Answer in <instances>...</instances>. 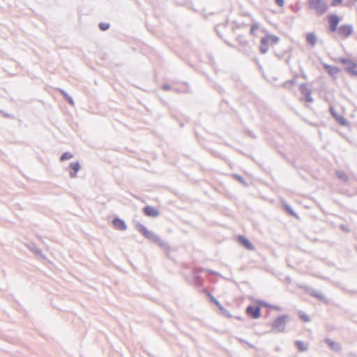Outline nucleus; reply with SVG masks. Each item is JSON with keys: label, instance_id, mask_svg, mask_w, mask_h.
<instances>
[{"label": "nucleus", "instance_id": "f257e3e1", "mask_svg": "<svg viewBox=\"0 0 357 357\" xmlns=\"http://www.w3.org/2000/svg\"><path fill=\"white\" fill-rule=\"evenodd\" d=\"M264 31L265 35L261 38L259 47V52L261 54H265L268 51L269 46L278 44L280 40V37L271 34L267 31Z\"/></svg>", "mask_w": 357, "mask_h": 357}, {"label": "nucleus", "instance_id": "f03ea898", "mask_svg": "<svg viewBox=\"0 0 357 357\" xmlns=\"http://www.w3.org/2000/svg\"><path fill=\"white\" fill-rule=\"evenodd\" d=\"M288 321V314H284L279 315L271 322L267 324V325L271 326L269 333H284L285 331L286 325Z\"/></svg>", "mask_w": 357, "mask_h": 357}, {"label": "nucleus", "instance_id": "7ed1b4c3", "mask_svg": "<svg viewBox=\"0 0 357 357\" xmlns=\"http://www.w3.org/2000/svg\"><path fill=\"white\" fill-rule=\"evenodd\" d=\"M307 7L314 10L317 16L323 15L328 8L326 0H308Z\"/></svg>", "mask_w": 357, "mask_h": 357}, {"label": "nucleus", "instance_id": "20e7f679", "mask_svg": "<svg viewBox=\"0 0 357 357\" xmlns=\"http://www.w3.org/2000/svg\"><path fill=\"white\" fill-rule=\"evenodd\" d=\"M337 61L344 64V70L349 77L357 78V63L351 59L345 57H340Z\"/></svg>", "mask_w": 357, "mask_h": 357}, {"label": "nucleus", "instance_id": "39448f33", "mask_svg": "<svg viewBox=\"0 0 357 357\" xmlns=\"http://www.w3.org/2000/svg\"><path fill=\"white\" fill-rule=\"evenodd\" d=\"M299 91L304 97L300 98V100H305L307 102H312L314 99L312 97V89L308 86L307 83H302L299 85Z\"/></svg>", "mask_w": 357, "mask_h": 357}, {"label": "nucleus", "instance_id": "423d86ee", "mask_svg": "<svg viewBox=\"0 0 357 357\" xmlns=\"http://www.w3.org/2000/svg\"><path fill=\"white\" fill-rule=\"evenodd\" d=\"M135 227L144 238L151 241L155 235L153 232L149 231L147 228L139 222L135 223Z\"/></svg>", "mask_w": 357, "mask_h": 357}, {"label": "nucleus", "instance_id": "0eeeda50", "mask_svg": "<svg viewBox=\"0 0 357 357\" xmlns=\"http://www.w3.org/2000/svg\"><path fill=\"white\" fill-rule=\"evenodd\" d=\"M261 307L259 304H257L256 306L249 305L245 309V312L252 319H259L261 315Z\"/></svg>", "mask_w": 357, "mask_h": 357}, {"label": "nucleus", "instance_id": "6e6552de", "mask_svg": "<svg viewBox=\"0 0 357 357\" xmlns=\"http://www.w3.org/2000/svg\"><path fill=\"white\" fill-rule=\"evenodd\" d=\"M354 28L351 24H342L337 29V33L342 39L347 38L353 33Z\"/></svg>", "mask_w": 357, "mask_h": 357}, {"label": "nucleus", "instance_id": "1a4fd4ad", "mask_svg": "<svg viewBox=\"0 0 357 357\" xmlns=\"http://www.w3.org/2000/svg\"><path fill=\"white\" fill-rule=\"evenodd\" d=\"M236 41L238 43V45L241 47L243 51L250 50L251 47L250 45V42L247 38V36L245 34H236Z\"/></svg>", "mask_w": 357, "mask_h": 357}, {"label": "nucleus", "instance_id": "9d476101", "mask_svg": "<svg viewBox=\"0 0 357 357\" xmlns=\"http://www.w3.org/2000/svg\"><path fill=\"white\" fill-rule=\"evenodd\" d=\"M174 91L178 93H187L190 91V87L185 82H174Z\"/></svg>", "mask_w": 357, "mask_h": 357}, {"label": "nucleus", "instance_id": "9b49d317", "mask_svg": "<svg viewBox=\"0 0 357 357\" xmlns=\"http://www.w3.org/2000/svg\"><path fill=\"white\" fill-rule=\"evenodd\" d=\"M340 21V18L337 15H331L328 16L329 31L331 32L334 33L337 31Z\"/></svg>", "mask_w": 357, "mask_h": 357}, {"label": "nucleus", "instance_id": "f8f14e48", "mask_svg": "<svg viewBox=\"0 0 357 357\" xmlns=\"http://www.w3.org/2000/svg\"><path fill=\"white\" fill-rule=\"evenodd\" d=\"M151 242L158 245L160 248L163 249L167 253L170 252V246L169 245V244L162 241L158 235H155L153 238L151 240Z\"/></svg>", "mask_w": 357, "mask_h": 357}, {"label": "nucleus", "instance_id": "ddd939ff", "mask_svg": "<svg viewBox=\"0 0 357 357\" xmlns=\"http://www.w3.org/2000/svg\"><path fill=\"white\" fill-rule=\"evenodd\" d=\"M143 212L146 215L151 218H156L160 214L159 211L152 206H146L144 207Z\"/></svg>", "mask_w": 357, "mask_h": 357}, {"label": "nucleus", "instance_id": "4468645a", "mask_svg": "<svg viewBox=\"0 0 357 357\" xmlns=\"http://www.w3.org/2000/svg\"><path fill=\"white\" fill-rule=\"evenodd\" d=\"M281 205L283 208V210L289 215L294 218H295L296 220H299L298 215L292 209V208L284 200L281 201Z\"/></svg>", "mask_w": 357, "mask_h": 357}, {"label": "nucleus", "instance_id": "2eb2a0df", "mask_svg": "<svg viewBox=\"0 0 357 357\" xmlns=\"http://www.w3.org/2000/svg\"><path fill=\"white\" fill-rule=\"evenodd\" d=\"M324 342L335 352H340L342 351V346L339 342H334L328 337L324 340Z\"/></svg>", "mask_w": 357, "mask_h": 357}, {"label": "nucleus", "instance_id": "dca6fc26", "mask_svg": "<svg viewBox=\"0 0 357 357\" xmlns=\"http://www.w3.org/2000/svg\"><path fill=\"white\" fill-rule=\"evenodd\" d=\"M324 68L334 79L336 78L337 74L340 72V69L338 67L326 63L324 64Z\"/></svg>", "mask_w": 357, "mask_h": 357}, {"label": "nucleus", "instance_id": "f3484780", "mask_svg": "<svg viewBox=\"0 0 357 357\" xmlns=\"http://www.w3.org/2000/svg\"><path fill=\"white\" fill-rule=\"evenodd\" d=\"M27 248L38 257L41 258L43 259H45L46 257L43 253L42 250L38 248L35 244L31 243L26 245Z\"/></svg>", "mask_w": 357, "mask_h": 357}, {"label": "nucleus", "instance_id": "a211bd4d", "mask_svg": "<svg viewBox=\"0 0 357 357\" xmlns=\"http://www.w3.org/2000/svg\"><path fill=\"white\" fill-rule=\"evenodd\" d=\"M112 223L116 229L125 231L127 229V225L125 221L121 218H115L112 220Z\"/></svg>", "mask_w": 357, "mask_h": 357}, {"label": "nucleus", "instance_id": "6ab92c4d", "mask_svg": "<svg viewBox=\"0 0 357 357\" xmlns=\"http://www.w3.org/2000/svg\"><path fill=\"white\" fill-rule=\"evenodd\" d=\"M69 167L73 169L70 171L69 176L70 178H75L77 172L81 169L80 164L78 161L70 162Z\"/></svg>", "mask_w": 357, "mask_h": 357}, {"label": "nucleus", "instance_id": "aec40b11", "mask_svg": "<svg viewBox=\"0 0 357 357\" xmlns=\"http://www.w3.org/2000/svg\"><path fill=\"white\" fill-rule=\"evenodd\" d=\"M238 241L248 250H255V246L251 243V241L248 238H247L246 237H245L243 236H238Z\"/></svg>", "mask_w": 357, "mask_h": 357}, {"label": "nucleus", "instance_id": "412c9836", "mask_svg": "<svg viewBox=\"0 0 357 357\" xmlns=\"http://www.w3.org/2000/svg\"><path fill=\"white\" fill-rule=\"evenodd\" d=\"M192 280L190 282L191 284L194 285L196 287H200L204 286V279L199 276V275L192 274Z\"/></svg>", "mask_w": 357, "mask_h": 357}, {"label": "nucleus", "instance_id": "4be33fe9", "mask_svg": "<svg viewBox=\"0 0 357 357\" xmlns=\"http://www.w3.org/2000/svg\"><path fill=\"white\" fill-rule=\"evenodd\" d=\"M257 303L259 304L261 307H267V308H269V309H272V310H274L278 311V312L282 311V307L280 306L269 304L267 302H266L264 301H262V300H258L257 301Z\"/></svg>", "mask_w": 357, "mask_h": 357}, {"label": "nucleus", "instance_id": "5701e85b", "mask_svg": "<svg viewBox=\"0 0 357 357\" xmlns=\"http://www.w3.org/2000/svg\"><path fill=\"white\" fill-rule=\"evenodd\" d=\"M310 295L312 297L317 298L320 301L323 302L324 303L328 305L329 301L321 294H320L318 291L313 289L310 293Z\"/></svg>", "mask_w": 357, "mask_h": 357}, {"label": "nucleus", "instance_id": "b1692460", "mask_svg": "<svg viewBox=\"0 0 357 357\" xmlns=\"http://www.w3.org/2000/svg\"><path fill=\"white\" fill-rule=\"evenodd\" d=\"M305 40L312 47H314L317 43V36L314 32L306 33Z\"/></svg>", "mask_w": 357, "mask_h": 357}, {"label": "nucleus", "instance_id": "393cba45", "mask_svg": "<svg viewBox=\"0 0 357 357\" xmlns=\"http://www.w3.org/2000/svg\"><path fill=\"white\" fill-rule=\"evenodd\" d=\"M335 175L337 177V178L342 181V182L345 183L349 182V176L342 169H337L335 171Z\"/></svg>", "mask_w": 357, "mask_h": 357}, {"label": "nucleus", "instance_id": "a878e982", "mask_svg": "<svg viewBox=\"0 0 357 357\" xmlns=\"http://www.w3.org/2000/svg\"><path fill=\"white\" fill-rule=\"evenodd\" d=\"M56 91L60 93V94L63 96L65 100L68 102L70 105L73 106L75 105L74 100L71 96H70L68 93H66L62 89H56Z\"/></svg>", "mask_w": 357, "mask_h": 357}, {"label": "nucleus", "instance_id": "bb28decb", "mask_svg": "<svg viewBox=\"0 0 357 357\" xmlns=\"http://www.w3.org/2000/svg\"><path fill=\"white\" fill-rule=\"evenodd\" d=\"M296 82L295 80L289 79L285 81L281 84V87L287 91H292L294 87L296 86Z\"/></svg>", "mask_w": 357, "mask_h": 357}, {"label": "nucleus", "instance_id": "cd10ccee", "mask_svg": "<svg viewBox=\"0 0 357 357\" xmlns=\"http://www.w3.org/2000/svg\"><path fill=\"white\" fill-rule=\"evenodd\" d=\"M335 120L342 126H347L349 125V121L346 119L342 115L338 114Z\"/></svg>", "mask_w": 357, "mask_h": 357}, {"label": "nucleus", "instance_id": "c85d7f7f", "mask_svg": "<svg viewBox=\"0 0 357 357\" xmlns=\"http://www.w3.org/2000/svg\"><path fill=\"white\" fill-rule=\"evenodd\" d=\"M226 29V25L225 24H218L215 27V31L217 33V34L219 36L220 38H222V32Z\"/></svg>", "mask_w": 357, "mask_h": 357}, {"label": "nucleus", "instance_id": "c756f323", "mask_svg": "<svg viewBox=\"0 0 357 357\" xmlns=\"http://www.w3.org/2000/svg\"><path fill=\"white\" fill-rule=\"evenodd\" d=\"M221 314L226 318H232L233 316L229 313V312L222 305L218 307Z\"/></svg>", "mask_w": 357, "mask_h": 357}, {"label": "nucleus", "instance_id": "7c9ffc66", "mask_svg": "<svg viewBox=\"0 0 357 357\" xmlns=\"http://www.w3.org/2000/svg\"><path fill=\"white\" fill-rule=\"evenodd\" d=\"M295 344L297 347V349L300 351H305L307 350L308 347L307 345H305L302 341L301 340H296L295 342Z\"/></svg>", "mask_w": 357, "mask_h": 357}, {"label": "nucleus", "instance_id": "2f4dec72", "mask_svg": "<svg viewBox=\"0 0 357 357\" xmlns=\"http://www.w3.org/2000/svg\"><path fill=\"white\" fill-rule=\"evenodd\" d=\"M259 24L256 22L251 25L250 34L253 37H257L256 31L259 30Z\"/></svg>", "mask_w": 357, "mask_h": 357}, {"label": "nucleus", "instance_id": "473e14b6", "mask_svg": "<svg viewBox=\"0 0 357 357\" xmlns=\"http://www.w3.org/2000/svg\"><path fill=\"white\" fill-rule=\"evenodd\" d=\"M232 176L234 178H235L236 181H238L240 183L243 184V185H245V186L248 185L247 182L245 181V180L244 179V178L242 176L237 174H234L232 175Z\"/></svg>", "mask_w": 357, "mask_h": 357}, {"label": "nucleus", "instance_id": "72a5a7b5", "mask_svg": "<svg viewBox=\"0 0 357 357\" xmlns=\"http://www.w3.org/2000/svg\"><path fill=\"white\" fill-rule=\"evenodd\" d=\"M72 158H73V155L70 153V152H65L63 153L61 158H60V160L61 161H64V160H70Z\"/></svg>", "mask_w": 357, "mask_h": 357}, {"label": "nucleus", "instance_id": "f704fd0d", "mask_svg": "<svg viewBox=\"0 0 357 357\" xmlns=\"http://www.w3.org/2000/svg\"><path fill=\"white\" fill-rule=\"evenodd\" d=\"M298 316L304 322H309L310 321V317L301 311L299 312Z\"/></svg>", "mask_w": 357, "mask_h": 357}, {"label": "nucleus", "instance_id": "c9c22d12", "mask_svg": "<svg viewBox=\"0 0 357 357\" xmlns=\"http://www.w3.org/2000/svg\"><path fill=\"white\" fill-rule=\"evenodd\" d=\"M98 26L101 31H107V29H109L110 24L109 23H106V22H100L98 24Z\"/></svg>", "mask_w": 357, "mask_h": 357}, {"label": "nucleus", "instance_id": "e433bc0d", "mask_svg": "<svg viewBox=\"0 0 357 357\" xmlns=\"http://www.w3.org/2000/svg\"><path fill=\"white\" fill-rule=\"evenodd\" d=\"M162 90L167 91H174V82L172 83V85H169V84H163L162 85Z\"/></svg>", "mask_w": 357, "mask_h": 357}, {"label": "nucleus", "instance_id": "4c0bfd02", "mask_svg": "<svg viewBox=\"0 0 357 357\" xmlns=\"http://www.w3.org/2000/svg\"><path fill=\"white\" fill-rule=\"evenodd\" d=\"M206 269L202 267H195L192 271V274L199 275V273L205 272Z\"/></svg>", "mask_w": 357, "mask_h": 357}, {"label": "nucleus", "instance_id": "58836bf2", "mask_svg": "<svg viewBox=\"0 0 357 357\" xmlns=\"http://www.w3.org/2000/svg\"><path fill=\"white\" fill-rule=\"evenodd\" d=\"M208 298L217 307H219L221 305V303L211 294H208Z\"/></svg>", "mask_w": 357, "mask_h": 357}, {"label": "nucleus", "instance_id": "ea45409f", "mask_svg": "<svg viewBox=\"0 0 357 357\" xmlns=\"http://www.w3.org/2000/svg\"><path fill=\"white\" fill-rule=\"evenodd\" d=\"M248 26V24H245L244 22L237 24L234 28L233 31H235L237 29H239L241 28H247Z\"/></svg>", "mask_w": 357, "mask_h": 357}, {"label": "nucleus", "instance_id": "a19ab883", "mask_svg": "<svg viewBox=\"0 0 357 357\" xmlns=\"http://www.w3.org/2000/svg\"><path fill=\"white\" fill-rule=\"evenodd\" d=\"M340 229L344 233L348 234L351 231L349 227L344 224L340 225Z\"/></svg>", "mask_w": 357, "mask_h": 357}, {"label": "nucleus", "instance_id": "79ce46f5", "mask_svg": "<svg viewBox=\"0 0 357 357\" xmlns=\"http://www.w3.org/2000/svg\"><path fill=\"white\" fill-rule=\"evenodd\" d=\"M329 112L334 119L337 116L338 114L333 106H330Z\"/></svg>", "mask_w": 357, "mask_h": 357}, {"label": "nucleus", "instance_id": "37998d69", "mask_svg": "<svg viewBox=\"0 0 357 357\" xmlns=\"http://www.w3.org/2000/svg\"><path fill=\"white\" fill-rule=\"evenodd\" d=\"M237 340H238L239 342L241 343H243V344H245L247 345H248L250 347H252V345H251L248 342H247L246 340L242 339V338H237Z\"/></svg>", "mask_w": 357, "mask_h": 357}, {"label": "nucleus", "instance_id": "c03bdc74", "mask_svg": "<svg viewBox=\"0 0 357 357\" xmlns=\"http://www.w3.org/2000/svg\"><path fill=\"white\" fill-rule=\"evenodd\" d=\"M275 2L280 7L284 6V0H275Z\"/></svg>", "mask_w": 357, "mask_h": 357}, {"label": "nucleus", "instance_id": "a18cd8bd", "mask_svg": "<svg viewBox=\"0 0 357 357\" xmlns=\"http://www.w3.org/2000/svg\"><path fill=\"white\" fill-rule=\"evenodd\" d=\"M206 273H207L208 275H218V273L213 271V270H210V269H206Z\"/></svg>", "mask_w": 357, "mask_h": 357}, {"label": "nucleus", "instance_id": "49530a36", "mask_svg": "<svg viewBox=\"0 0 357 357\" xmlns=\"http://www.w3.org/2000/svg\"><path fill=\"white\" fill-rule=\"evenodd\" d=\"M343 0H333L331 1V6H337L338 3H340Z\"/></svg>", "mask_w": 357, "mask_h": 357}, {"label": "nucleus", "instance_id": "de8ad7c7", "mask_svg": "<svg viewBox=\"0 0 357 357\" xmlns=\"http://www.w3.org/2000/svg\"><path fill=\"white\" fill-rule=\"evenodd\" d=\"M200 293H202V294H204L206 295H207V296L208 297V294H211L207 289L206 288H204L200 290Z\"/></svg>", "mask_w": 357, "mask_h": 357}, {"label": "nucleus", "instance_id": "09e8293b", "mask_svg": "<svg viewBox=\"0 0 357 357\" xmlns=\"http://www.w3.org/2000/svg\"><path fill=\"white\" fill-rule=\"evenodd\" d=\"M299 77V75L297 73H295L293 75L292 80H295L296 82H297V79Z\"/></svg>", "mask_w": 357, "mask_h": 357}, {"label": "nucleus", "instance_id": "8fccbe9b", "mask_svg": "<svg viewBox=\"0 0 357 357\" xmlns=\"http://www.w3.org/2000/svg\"><path fill=\"white\" fill-rule=\"evenodd\" d=\"M347 357H357V355L353 352H350L348 354Z\"/></svg>", "mask_w": 357, "mask_h": 357}, {"label": "nucleus", "instance_id": "3c124183", "mask_svg": "<svg viewBox=\"0 0 357 357\" xmlns=\"http://www.w3.org/2000/svg\"><path fill=\"white\" fill-rule=\"evenodd\" d=\"M233 317L237 320H240V321L243 320V318L240 316H234Z\"/></svg>", "mask_w": 357, "mask_h": 357}, {"label": "nucleus", "instance_id": "603ef678", "mask_svg": "<svg viewBox=\"0 0 357 357\" xmlns=\"http://www.w3.org/2000/svg\"><path fill=\"white\" fill-rule=\"evenodd\" d=\"M183 3H188L190 2L191 0H181Z\"/></svg>", "mask_w": 357, "mask_h": 357}, {"label": "nucleus", "instance_id": "864d4df0", "mask_svg": "<svg viewBox=\"0 0 357 357\" xmlns=\"http://www.w3.org/2000/svg\"><path fill=\"white\" fill-rule=\"evenodd\" d=\"M4 116H6V117H10V114H6V113L4 114Z\"/></svg>", "mask_w": 357, "mask_h": 357}, {"label": "nucleus", "instance_id": "5fc2aeb1", "mask_svg": "<svg viewBox=\"0 0 357 357\" xmlns=\"http://www.w3.org/2000/svg\"><path fill=\"white\" fill-rule=\"evenodd\" d=\"M354 249H355V250L357 252V245H355V246H354Z\"/></svg>", "mask_w": 357, "mask_h": 357}]
</instances>
